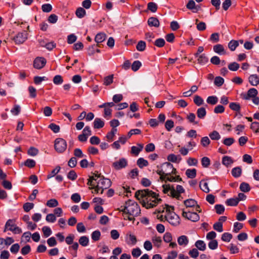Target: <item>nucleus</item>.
Returning a JSON list of instances; mask_svg holds the SVG:
<instances>
[{"instance_id": "f257e3e1", "label": "nucleus", "mask_w": 259, "mask_h": 259, "mask_svg": "<svg viewBox=\"0 0 259 259\" xmlns=\"http://www.w3.org/2000/svg\"><path fill=\"white\" fill-rule=\"evenodd\" d=\"M157 196L158 195L149 189L138 190L135 193V197L138 200H142V205L146 208H152L161 201Z\"/></svg>"}, {"instance_id": "f03ea898", "label": "nucleus", "mask_w": 259, "mask_h": 259, "mask_svg": "<svg viewBox=\"0 0 259 259\" xmlns=\"http://www.w3.org/2000/svg\"><path fill=\"white\" fill-rule=\"evenodd\" d=\"M163 192L164 194H167L168 196H170L173 198H176L178 200H181L182 197L181 194L185 192L183 187L181 185H177L176 188L169 184L163 185Z\"/></svg>"}, {"instance_id": "7ed1b4c3", "label": "nucleus", "mask_w": 259, "mask_h": 259, "mask_svg": "<svg viewBox=\"0 0 259 259\" xmlns=\"http://www.w3.org/2000/svg\"><path fill=\"white\" fill-rule=\"evenodd\" d=\"M121 211L132 216H138L140 213L141 209L136 202L128 200L126 202L125 205Z\"/></svg>"}, {"instance_id": "20e7f679", "label": "nucleus", "mask_w": 259, "mask_h": 259, "mask_svg": "<svg viewBox=\"0 0 259 259\" xmlns=\"http://www.w3.org/2000/svg\"><path fill=\"white\" fill-rule=\"evenodd\" d=\"M111 185L110 180L106 179L104 177L97 181V185L95 187L91 188H94L97 193L103 194L104 189H107Z\"/></svg>"}, {"instance_id": "39448f33", "label": "nucleus", "mask_w": 259, "mask_h": 259, "mask_svg": "<svg viewBox=\"0 0 259 259\" xmlns=\"http://www.w3.org/2000/svg\"><path fill=\"white\" fill-rule=\"evenodd\" d=\"M54 148L57 152L62 153L66 149L67 143L62 138H57L54 142Z\"/></svg>"}, {"instance_id": "423d86ee", "label": "nucleus", "mask_w": 259, "mask_h": 259, "mask_svg": "<svg viewBox=\"0 0 259 259\" xmlns=\"http://www.w3.org/2000/svg\"><path fill=\"white\" fill-rule=\"evenodd\" d=\"M165 220L174 226L180 224V217L175 212H170L165 215Z\"/></svg>"}, {"instance_id": "0eeeda50", "label": "nucleus", "mask_w": 259, "mask_h": 259, "mask_svg": "<svg viewBox=\"0 0 259 259\" xmlns=\"http://www.w3.org/2000/svg\"><path fill=\"white\" fill-rule=\"evenodd\" d=\"M182 215L183 218L194 222H197L200 219L196 212L187 211L185 210H183Z\"/></svg>"}, {"instance_id": "6e6552de", "label": "nucleus", "mask_w": 259, "mask_h": 259, "mask_svg": "<svg viewBox=\"0 0 259 259\" xmlns=\"http://www.w3.org/2000/svg\"><path fill=\"white\" fill-rule=\"evenodd\" d=\"M112 165L115 169L119 170L127 165V160L124 158H121L119 160L114 162Z\"/></svg>"}, {"instance_id": "1a4fd4ad", "label": "nucleus", "mask_w": 259, "mask_h": 259, "mask_svg": "<svg viewBox=\"0 0 259 259\" xmlns=\"http://www.w3.org/2000/svg\"><path fill=\"white\" fill-rule=\"evenodd\" d=\"M46 62V60L44 58L37 57L33 61V66L36 69H40L45 66Z\"/></svg>"}, {"instance_id": "9d476101", "label": "nucleus", "mask_w": 259, "mask_h": 259, "mask_svg": "<svg viewBox=\"0 0 259 259\" xmlns=\"http://www.w3.org/2000/svg\"><path fill=\"white\" fill-rule=\"evenodd\" d=\"M6 230H10L12 231L15 234L16 231V225L15 223V220H9L5 225V231Z\"/></svg>"}, {"instance_id": "9b49d317", "label": "nucleus", "mask_w": 259, "mask_h": 259, "mask_svg": "<svg viewBox=\"0 0 259 259\" xmlns=\"http://www.w3.org/2000/svg\"><path fill=\"white\" fill-rule=\"evenodd\" d=\"M248 81L253 86H256L259 84V75L257 74H251L248 77Z\"/></svg>"}, {"instance_id": "f8f14e48", "label": "nucleus", "mask_w": 259, "mask_h": 259, "mask_svg": "<svg viewBox=\"0 0 259 259\" xmlns=\"http://www.w3.org/2000/svg\"><path fill=\"white\" fill-rule=\"evenodd\" d=\"M187 9L192 10L193 12H197L200 9L199 6L196 5L195 3L193 0H190L186 5Z\"/></svg>"}, {"instance_id": "ddd939ff", "label": "nucleus", "mask_w": 259, "mask_h": 259, "mask_svg": "<svg viewBox=\"0 0 259 259\" xmlns=\"http://www.w3.org/2000/svg\"><path fill=\"white\" fill-rule=\"evenodd\" d=\"M27 38V33L26 30L19 33L17 35V44L23 43Z\"/></svg>"}, {"instance_id": "4468645a", "label": "nucleus", "mask_w": 259, "mask_h": 259, "mask_svg": "<svg viewBox=\"0 0 259 259\" xmlns=\"http://www.w3.org/2000/svg\"><path fill=\"white\" fill-rule=\"evenodd\" d=\"M148 24L150 27H158L159 26L160 23L158 19L154 17H151L149 18L148 20Z\"/></svg>"}, {"instance_id": "2eb2a0df", "label": "nucleus", "mask_w": 259, "mask_h": 259, "mask_svg": "<svg viewBox=\"0 0 259 259\" xmlns=\"http://www.w3.org/2000/svg\"><path fill=\"white\" fill-rule=\"evenodd\" d=\"M213 51L220 55H225L226 54L223 45L221 44H218L213 46Z\"/></svg>"}, {"instance_id": "dca6fc26", "label": "nucleus", "mask_w": 259, "mask_h": 259, "mask_svg": "<svg viewBox=\"0 0 259 259\" xmlns=\"http://www.w3.org/2000/svg\"><path fill=\"white\" fill-rule=\"evenodd\" d=\"M199 187L202 191L206 193H208L210 191V189L208 187V184L204 180H202L200 182Z\"/></svg>"}, {"instance_id": "f3484780", "label": "nucleus", "mask_w": 259, "mask_h": 259, "mask_svg": "<svg viewBox=\"0 0 259 259\" xmlns=\"http://www.w3.org/2000/svg\"><path fill=\"white\" fill-rule=\"evenodd\" d=\"M163 166L166 167V169H168L169 170H165V171L167 172H170V175H176L177 172V169L173 167L172 164L169 162H166L163 164Z\"/></svg>"}, {"instance_id": "a211bd4d", "label": "nucleus", "mask_w": 259, "mask_h": 259, "mask_svg": "<svg viewBox=\"0 0 259 259\" xmlns=\"http://www.w3.org/2000/svg\"><path fill=\"white\" fill-rule=\"evenodd\" d=\"M178 242L180 245L186 246L189 243V239L185 235H182L178 237Z\"/></svg>"}, {"instance_id": "6ab92c4d", "label": "nucleus", "mask_w": 259, "mask_h": 259, "mask_svg": "<svg viewBox=\"0 0 259 259\" xmlns=\"http://www.w3.org/2000/svg\"><path fill=\"white\" fill-rule=\"evenodd\" d=\"M197 57V62L200 65H204L208 61V59L205 54L198 55Z\"/></svg>"}, {"instance_id": "aec40b11", "label": "nucleus", "mask_w": 259, "mask_h": 259, "mask_svg": "<svg viewBox=\"0 0 259 259\" xmlns=\"http://www.w3.org/2000/svg\"><path fill=\"white\" fill-rule=\"evenodd\" d=\"M94 127L95 128H101L104 126V121L101 118H96L94 121Z\"/></svg>"}, {"instance_id": "412c9836", "label": "nucleus", "mask_w": 259, "mask_h": 259, "mask_svg": "<svg viewBox=\"0 0 259 259\" xmlns=\"http://www.w3.org/2000/svg\"><path fill=\"white\" fill-rule=\"evenodd\" d=\"M143 148V144H138V146H133L131 148V153L137 156Z\"/></svg>"}, {"instance_id": "4be33fe9", "label": "nucleus", "mask_w": 259, "mask_h": 259, "mask_svg": "<svg viewBox=\"0 0 259 259\" xmlns=\"http://www.w3.org/2000/svg\"><path fill=\"white\" fill-rule=\"evenodd\" d=\"M167 160L172 162H179L181 160V157L180 155L170 154L168 155Z\"/></svg>"}, {"instance_id": "5701e85b", "label": "nucleus", "mask_w": 259, "mask_h": 259, "mask_svg": "<svg viewBox=\"0 0 259 259\" xmlns=\"http://www.w3.org/2000/svg\"><path fill=\"white\" fill-rule=\"evenodd\" d=\"M106 37V35L105 33H99L96 35L95 40L97 43L99 44L104 41Z\"/></svg>"}, {"instance_id": "b1692460", "label": "nucleus", "mask_w": 259, "mask_h": 259, "mask_svg": "<svg viewBox=\"0 0 259 259\" xmlns=\"http://www.w3.org/2000/svg\"><path fill=\"white\" fill-rule=\"evenodd\" d=\"M196 114L198 118L203 119L206 115L205 108L204 107H200L198 108L197 110Z\"/></svg>"}, {"instance_id": "393cba45", "label": "nucleus", "mask_w": 259, "mask_h": 259, "mask_svg": "<svg viewBox=\"0 0 259 259\" xmlns=\"http://www.w3.org/2000/svg\"><path fill=\"white\" fill-rule=\"evenodd\" d=\"M233 163V160L231 157L225 156L222 158V163L227 167H228Z\"/></svg>"}, {"instance_id": "a878e982", "label": "nucleus", "mask_w": 259, "mask_h": 259, "mask_svg": "<svg viewBox=\"0 0 259 259\" xmlns=\"http://www.w3.org/2000/svg\"><path fill=\"white\" fill-rule=\"evenodd\" d=\"M195 246L200 250L204 251L206 249V244L202 240H198L195 243Z\"/></svg>"}, {"instance_id": "bb28decb", "label": "nucleus", "mask_w": 259, "mask_h": 259, "mask_svg": "<svg viewBox=\"0 0 259 259\" xmlns=\"http://www.w3.org/2000/svg\"><path fill=\"white\" fill-rule=\"evenodd\" d=\"M184 203L186 207H192L197 204V201L193 199H188L185 200Z\"/></svg>"}, {"instance_id": "cd10ccee", "label": "nucleus", "mask_w": 259, "mask_h": 259, "mask_svg": "<svg viewBox=\"0 0 259 259\" xmlns=\"http://www.w3.org/2000/svg\"><path fill=\"white\" fill-rule=\"evenodd\" d=\"M186 175L188 178L193 179L196 176V169L195 168L188 169L186 171Z\"/></svg>"}, {"instance_id": "c85d7f7f", "label": "nucleus", "mask_w": 259, "mask_h": 259, "mask_svg": "<svg viewBox=\"0 0 259 259\" xmlns=\"http://www.w3.org/2000/svg\"><path fill=\"white\" fill-rule=\"evenodd\" d=\"M257 93H258V92H257V91L256 90V89H255L254 88L250 89L247 92V97H246L245 99L248 100L250 98L255 97L257 95Z\"/></svg>"}, {"instance_id": "c756f323", "label": "nucleus", "mask_w": 259, "mask_h": 259, "mask_svg": "<svg viewBox=\"0 0 259 259\" xmlns=\"http://www.w3.org/2000/svg\"><path fill=\"white\" fill-rule=\"evenodd\" d=\"M231 172L234 177L238 178L241 176L242 169L240 167H236L232 169Z\"/></svg>"}, {"instance_id": "7c9ffc66", "label": "nucleus", "mask_w": 259, "mask_h": 259, "mask_svg": "<svg viewBox=\"0 0 259 259\" xmlns=\"http://www.w3.org/2000/svg\"><path fill=\"white\" fill-rule=\"evenodd\" d=\"M239 203L238 199L237 198H232L226 200V203L229 206H236Z\"/></svg>"}, {"instance_id": "2f4dec72", "label": "nucleus", "mask_w": 259, "mask_h": 259, "mask_svg": "<svg viewBox=\"0 0 259 259\" xmlns=\"http://www.w3.org/2000/svg\"><path fill=\"white\" fill-rule=\"evenodd\" d=\"M239 45V41L237 40H232L228 44V48L230 49L231 51H234L235 50L236 48Z\"/></svg>"}, {"instance_id": "473e14b6", "label": "nucleus", "mask_w": 259, "mask_h": 259, "mask_svg": "<svg viewBox=\"0 0 259 259\" xmlns=\"http://www.w3.org/2000/svg\"><path fill=\"white\" fill-rule=\"evenodd\" d=\"M137 163V165L141 168H142L144 166H147L148 165V161L144 159L143 158L138 159Z\"/></svg>"}, {"instance_id": "72a5a7b5", "label": "nucleus", "mask_w": 259, "mask_h": 259, "mask_svg": "<svg viewBox=\"0 0 259 259\" xmlns=\"http://www.w3.org/2000/svg\"><path fill=\"white\" fill-rule=\"evenodd\" d=\"M240 189L242 192H247L250 191V187L248 183L243 182L240 185Z\"/></svg>"}, {"instance_id": "f704fd0d", "label": "nucleus", "mask_w": 259, "mask_h": 259, "mask_svg": "<svg viewBox=\"0 0 259 259\" xmlns=\"http://www.w3.org/2000/svg\"><path fill=\"white\" fill-rule=\"evenodd\" d=\"M59 203L56 199H51L49 200L46 203L47 206L49 207H55L58 205Z\"/></svg>"}, {"instance_id": "c9c22d12", "label": "nucleus", "mask_w": 259, "mask_h": 259, "mask_svg": "<svg viewBox=\"0 0 259 259\" xmlns=\"http://www.w3.org/2000/svg\"><path fill=\"white\" fill-rule=\"evenodd\" d=\"M194 103L198 106H200L204 104L203 99L199 96L196 95L194 97Z\"/></svg>"}, {"instance_id": "e433bc0d", "label": "nucleus", "mask_w": 259, "mask_h": 259, "mask_svg": "<svg viewBox=\"0 0 259 259\" xmlns=\"http://www.w3.org/2000/svg\"><path fill=\"white\" fill-rule=\"evenodd\" d=\"M89 242V239L88 237L85 236H81L79 239V244L83 246H86L88 245Z\"/></svg>"}, {"instance_id": "4c0bfd02", "label": "nucleus", "mask_w": 259, "mask_h": 259, "mask_svg": "<svg viewBox=\"0 0 259 259\" xmlns=\"http://www.w3.org/2000/svg\"><path fill=\"white\" fill-rule=\"evenodd\" d=\"M218 98L216 96H209L206 100V102L208 104L211 105H215L218 103Z\"/></svg>"}, {"instance_id": "58836bf2", "label": "nucleus", "mask_w": 259, "mask_h": 259, "mask_svg": "<svg viewBox=\"0 0 259 259\" xmlns=\"http://www.w3.org/2000/svg\"><path fill=\"white\" fill-rule=\"evenodd\" d=\"M157 8V5L155 3L150 2L148 4L147 9L153 13L156 12Z\"/></svg>"}, {"instance_id": "ea45409f", "label": "nucleus", "mask_w": 259, "mask_h": 259, "mask_svg": "<svg viewBox=\"0 0 259 259\" xmlns=\"http://www.w3.org/2000/svg\"><path fill=\"white\" fill-rule=\"evenodd\" d=\"M209 136L212 140H219L221 139L220 135L216 131H213L212 132L210 133L209 134Z\"/></svg>"}, {"instance_id": "a19ab883", "label": "nucleus", "mask_w": 259, "mask_h": 259, "mask_svg": "<svg viewBox=\"0 0 259 259\" xmlns=\"http://www.w3.org/2000/svg\"><path fill=\"white\" fill-rule=\"evenodd\" d=\"M146 42L143 40H140L138 42L136 46V49L139 51H144L146 48Z\"/></svg>"}, {"instance_id": "79ce46f5", "label": "nucleus", "mask_w": 259, "mask_h": 259, "mask_svg": "<svg viewBox=\"0 0 259 259\" xmlns=\"http://www.w3.org/2000/svg\"><path fill=\"white\" fill-rule=\"evenodd\" d=\"M187 119L189 120L190 123H192L194 124H197L198 122L195 121L196 116L194 113H190L187 116Z\"/></svg>"}, {"instance_id": "37998d69", "label": "nucleus", "mask_w": 259, "mask_h": 259, "mask_svg": "<svg viewBox=\"0 0 259 259\" xmlns=\"http://www.w3.org/2000/svg\"><path fill=\"white\" fill-rule=\"evenodd\" d=\"M113 75L111 74L106 76L104 79V84L105 85H109L113 82Z\"/></svg>"}, {"instance_id": "c03bdc74", "label": "nucleus", "mask_w": 259, "mask_h": 259, "mask_svg": "<svg viewBox=\"0 0 259 259\" xmlns=\"http://www.w3.org/2000/svg\"><path fill=\"white\" fill-rule=\"evenodd\" d=\"M214 208L217 213L219 214H223L225 211V207L222 204H216L214 206Z\"/></svg>"}, {"instance_id": "a18cd8bd", "label": "nucleus", "mask_w": 259, "mask_h": 259, "mask_svg": "<svg viewBox=\"0 0 259 259\" xmlns=\"http://www.w3.org/2000/svg\"><path fill=\"white\" fill-rule=\"evenodd\" d=\"M63 79L62 77L60 75H57L53 78V82L56 85H59L63 83Z\"/></svg>"}, {"instance_id": "49530a36", "label": "nucleus", "mask_w": 259, "mask_h": 259, "mask_svg": "<svg viewBox=\"0 0 259 259\" xmlns=\"http://www.w3.org/2000/svg\"><path fill=\"white\" fill-rule=\"evenodd\" d=\"M142 64L139 61H135L131 65L132 69L134 71H137L141 66Z\"/></svg>"}, {"instance_id": "de8ad7c7", "label": "nucleus", "mask_w": 259, "mask_h": 259, "mask_svg": "<svg viewBox=\"0 0 259 259\" xmlns=\"http://www.w3.org/2000/svg\"><path fill=\"white\" fill-rule=\"evenodd\" d=\"M76 15L78 18H82L85 15V11L82 8H78L76 11Z\"/></svg>"}, {"instance_id": "09e8293b", "label": "nucleus", "mask_w": 259, "mask_h": 259, "mask_svg": "<svg viewBox=\"0 0 259 259\" xmlns=\"http://www.w3.org/2000/svg\"><path fill=\"white\" fill-rule=\"evenodd\" d=\"M34 206L33 203L26 202L23 204V208L25 212H28L34 207Z\"/></svg>"}, {"instance_id": "8fccbe9b", "label": "nucleus", "mask_w": 259, "mask_h": 259, "mask_svg": "<svg viewBox=\"0 0 259 259\" xmlns=\"http://www.w3.org/2000/svg\"><path fill=\"white\" fill-rule=\"evenodd\" d=\"M224 82V79L220 76H217L214 78V83L217 87H221Z\"/></svg>"}, {"instance_id": "3c124183", "label": "nucleus", "mask_w": 259, "mask_h": 259, "mask_svg": "<svg viewBox=\"0 0 259 259\" xmlns=\"http://www.w3.org/2000/svg\"><path fill=\"white\" fill-rule=\"evenodd\" d=\"M137 242L136 237L133 234H129L128 235V240L127 241V243L129 244L135 245Z\"/></svg>"}, {"instance_id": "603ef678", "label": "nucleus", "mask_w": 259, "mask_h": 259, "mask_svg": "<svg viewBox=\"0 0 259 259\" xmlns=\"http://www.w3.org/2000/svg\"><path fill=\"white\" fill-rule=\"evenodd\" d=\"M28 92L29 93L30 97L32 98H34L36 96V90L35 88L32 86H29L28 87Z\"/></svg>"}, {"instance_id": "864d4df0", "label": "nucleus", "mask_w": 259, "mask_h": 259, "mask_svg": "<svg viewBox=\"0 0 259 259\" xmlns=\"http://www.w3.org/2000/svg\"><path fill=\"white\" fill-rule=\"evenodd\" d=\"M35 164V161L34 160L31 159H28L25 161L24 163V165L29 168L34 167Z\"/></svg>"}, {"instance_id": "5fc2aeb1", "label": "nucleus", "mask_w": 259, "mask_h": 259, "mask_svg": "<svg viewBox=\"0 0 259 259\" xmlns=\"http://www.w3.org/2000/svg\"><path fill=\"white\" fill-rule=\"evenodd\" d=\"M31 236V234L29 232H26L23 233L21 240L22 241H24L25 242H29L30 240V237Z\"/></svg>"}, {"instance_id": "6e6d98bb", "label": "nucleus", "mask_w": 259, "mask_h": 259, "mask_svg": "<svg viewBox=\"0 0 259 259\" xmlns=\"http://www.w3.org/2000/svg\"><path fill=\"white\" fill-rule=\"evenodd\" d=\"M239 68V64L236 62H233L229 64L228 68L233 71H237Z\"/></svg>"}, {"instance_id": "4d7b16f0", "label": "nucleus", "mask_w": 259, "mask_h": 259, "mask_svg": "<svg viewBox=\"0 0 259 259\" xmlns=\"http://www.w3.org/2000/svg\"><path fill=\"white\" fill-rule=\"evenodd\" d=\"M100 236L101 233L98 230L94 231L92 234V239L95 241L99 240L100 238Z\"/></svg>"}, {"instance_id": "13d9d810", "label": "nucleus", "mask_w": 259, "mask_h": 259, "mask_svg": "<svg viewBox=\"0 0 259 259\" xmlns=\"http://www.w3.org/2000/svg\"><path fill=\"white\" fill-rule=\"evenodd\" d=\"M42 231L44 233V235L46 237H48L52 234V231L50 227L45 226L42 228Z\"/></svg>"}, {"instance_id": "bf43d9fd", "label": "nucleus", "mask_w": 259, "mask_h": 259, "mask_svg": "<svg viewBox=\"0 0 259 259\" xmlns=\"http://www.w3.org/2000/svg\"><path fill=\"white\" fill-rule=\"evenodd\" d=\"M229 107L233 110L239 112L240 110V106L238 103H231L229 105Z\"/></svg>"}, {"instance_id": "052dcab7", "label": "nucleus", "mask_w": 259, "mask_h": 259, "mask_svg": "<svg viewBox=\"0 0 259 259\" xmlns=\"http://www.w3.org/2000/svg\"><path fill=\"white\" fill-rule=\"evenodd\" d=\"M232 235L229 233H225L222 235V239L224 241L229 242L232 238Z\"/></svg>"}, {"instance_id": "680f3d73", "label": "nucleus", "mask_w": 259, "mask_h": 259, "mask_svg": "<svg viewBox=\"0 0 259 259\" xmlns=\"http://www.w3.org/2000/svg\"><path fill=\"white\" fill-rule=\"evenodd\" d=\"M42 11L45 13L50 12L52 10V6L49 4L42 5L41 6Z\"/></svg>"}, {"instance_id": "e2e57ef3", "label": "nucleus", "mask_w": 259, "mask_h": 259, "mask_svg": "<svg viewBox=\"0 0 259 259\" xmlns=\"http://www.w3.org/2000/svg\"><path fill=\"white\" fill-rule=\"evenodd\" d=\"M49 127L55 133H59L60 130V126L54 123H51Z\"/></svg>"}, {"instance_id": "0e129e2a", "label": "nucleus", "mask_w": 259, "mask_h": 259, "mask_svg": "<svg viewBox=\"0 0 259 259\" xmlns=\"http://www.w3.org/2000/svg\"><path fill=\"white\" fill-rule=\"evenodd\" d=\"M213 228L215 230L219 232H222L223 231L222 222H217L214 223Z\"/></svg>"}, {"instance_id": "69168bd1", "label": "nucleus", "mask_w": 259, "mask_h": 259, "mask_svg": "<svg viewBox=\"0 0 259 259\" xmlns=\"http://www.w3.org/2000/svg\"><path fill=\"white\" fill-rule=\"evenodd\" d=\"M235 142V140L233 138H227L224 140L223 143L227 146H230Z\"/></svg>"}, {"instance_id": "338daca9", "label": "nucleus", "mask_w": 259, "mask_h": 259, "mask_svg": "<svg viewBox=\"0 0 259 259\" xmlns=\"http://www.w3.org/2000/svg\"><path fill=\"white\" fill-rule=\"evenodd\" d=\"M165 44V42L164 39L163 38H161L157 39L154 42V45L156 47H159V48L163 47L164 46Z\"/></svg>"}, {"instance_id": "774afa93", "label": "nucleus", "mask_w": 259, "mask_h": 259, "mask_svg": "<svg viewBox=\"0 0 259 259\" xmlns=\"http://www.w3.org/2000/svg\"><path fill=\"white\" fill-rule=\"evenodd\" d=\"M251 129L255 133H259V122H253L250 126Z\"/></svg>"}]
</instances>
